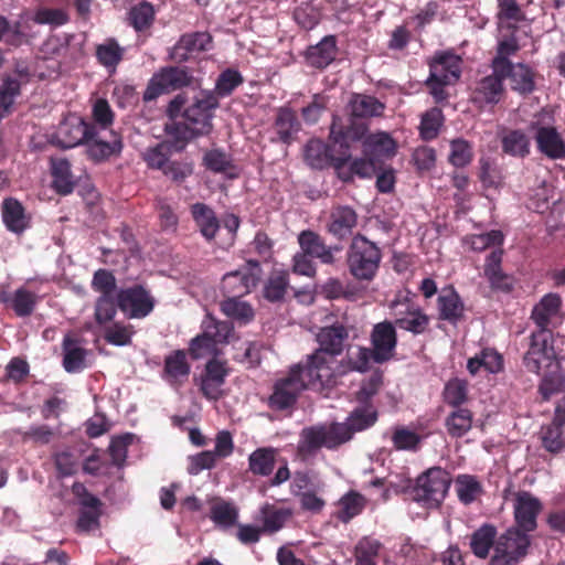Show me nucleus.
I'll return each instance as SVG.
<instances>
[{"instance_id":"49","label":"nucleus","mask_w":565,"mask_h":565,"mask_svg":"<svg viewBox=\"0 0 565 565\" xmlns=\"http://www.w3.org/2000/svg\"><path fill=\"white\" fill-rule=\"evenodd\" d=\"M305 159L315 169H322L332 160L327 145L318 139H312L306 145Z\"/></svg>"},{"instance_id":"50","label":"nucleus","mask_w":565,"mask_h":565,"mask_svg":"<svg viewBox=\"0 0 565 565\" xmlns=\"http://www.w3.org/2000/svg\"><path fill=\"white\" fill-rule=\"evenodd\" d=\"M352 114L355 117H373L382 115L384 104L367 95H356L351 102Z\"/></svg>"},{"instance_id":"10","label":"nucleus","mask_w":565,"mask_h":565,"mask_svg":"<svg viewBox=\"0 0 565 565\" xmlns=\"http://www.w3.org/2000/svg\"><path fill=\"white\" fill-rule=\"evenodd\" d=\"M218 100L212 92H201L194 97L193 103L185 108L184 119L193 127L194 134L206 135L212 128L213 110L217 107Z\"/></svg>"},{"instance_id":"22","label":"nucleus","mask_w":565,"mask_h":565,"mask_svg":"<svg viewBox=\"0 0 565 565\" xmlns=\"http://www.w3.org/2000/svg\"><path fill=\"white\" fill-rule=\"evenodd\" d=\"M430 79L452 84L460 75V58L449 52L438 53L430 62Z\"/></svg>"},{"instance_id":"39","label":"nucleus","mask_w":565,"mask_h":565,"mask_svg":"<svg viewBox=\"0 0 565 565\" xmlns=\"http://www.w3.org/2000/svg\"><path fill=\"white\" fill-rule=\"evenodd\" d=\"M366 503L365 498L355 491H350L344 494L338 502V518L342 522H349L354 516L359 515L364 509Z\"/></svg>"},{"instance_id":"64","label":"nucleus","mask_w":565,"mask_h":565,"mask_svg":"<svg viewBox=\"0 0 565 565\" xmlns=\"http://www.w3.org/2000/svg\"><path fill=\"white\" fill-rule=\"evenodd\" d=\"M243 77L235 70H226L222 72L216 81L215 90L220 96L230 95L241 83Z\"/></svg>"},{"instance_id":"26","label":"nucleus","mask_w":565,"mask_h":565,"mask_svg":"<svg viewBox=\"0 0 565 565\" xmlns=\"http://www.w3.org/2000/svg\"><path fill=\"white\" fill-rule=\"evenodd\" d=\"M212 38L205 32H195L183 35L174 45L172 55L178 60H188L196 53L211 49Z\"/></svg>"},{"instance_id":"14","label":"nucleus","mask_w":565,"mask_h":565,"mask_svg":"<svg viewBox=\"0 0 565 565\" xmlns=\"http://www.w3.org/2000/svg\"><path fill=\"white\" fill-rule=\"evenodd\" d=\"M395 324L415 334L424 332L428 318L422 310L408 300H395L391 303Z\"/></svg>"},{"instance_id":"6","label":"nucleus","mask_w":565,"mask_h":565,"mask_svg":"<svg viewBox=\"0 0 565 565\" xmlns=\"http://www.w3.org/2000/svg\"><path fill=\"white\" fill-rule=\"evenodd\" d=\"M451 478L441 468H431L419 476L413 490L414 500L427 508H437L445 499Z\"/></svg>"},{"instance_id":"62","label":"nucleus","mask_w":565,"mask_h":565,"mask_svg":"<svg viewBox=\"0 0 565 565\" xmlns=\"http://www.w3.org/2000/svg\"><path fill=\"white\" fill-rule=\"evenodd\" d=\"M153 7L147 2L134 7L129 12L130 22L137 31L149 28L153 21Z\"/></svg>"},{"instance_id":"2","label":"nucleus","mask_w":565,"mask_h":565,"mask_svg":"<svg viewBox=\"0 0 565 565\" xmlns=\"http://www.w3.org/2000/svg\"><path fill=\"white\" fill-rule=\"evenodd\" d=\"M348 332L343 326L323 328L317 335L319 348L307 358L306 364L316 372L315 379L332 383L340 372L337 356L341 354Z\"/></svg>"},{"instance_id":"28","label":"nucleus","mask_w":565,"mask_h":565,"mask_svg":"<svg viewBox=\"0 0 565 565\" xmlns=\"http://www.w3.org/2000/svg\"><path fill=\"white\" fill-rule=\"evenodd\" d=\"M2 218L6 227L15 234L24 232L30 225V216L15 199H6L2 203Z\"/></svg>"},{"instance_id":"7","label":"nucleus","mask_w":565,"mask_h":565,"mask_svg":"<svg viewBox=\"0 0 565 565\" xmlns=\"http://www.w3.org/2000/svg\"><path fill=\"white\" fill-rule=\"evenodd\" d=\"M553 341V334L548 330L532 333L529 350L524 355V364L530 372L541 374L558 364Z\"/></svg>"},{"instance_id":"17","label":"nucleus","mask_w":565,"mask_h":565,"mask_svg":"<svg viewBox=\"0 0 565 565\" xmlns=\"http://www.w3.org/2000/svg\"><path fill=\"white\" fill-rule=\"evenodd\" d=\"M118 306L129 318H145L153 307L154 300L142 287H132L118 295Z\"/></svg>"},{"instance_id":"3","label":"nucleus","mask_w":565,"mask_h":565,"mask_svg":"<svg viewBox=\"0 0 565 565\" xmlns=\"http://www.w3.org/2000/svg\"><path fill=\"white\" fill-rule=\"evenodd\" d=\"M316 372L306 363H299L290 367L286 377L278 380L274 386V392L269 397V405L274 409H286L292 406L305 388L324 387L329 384L315 379Z\"/></svg>"},{"instance_id":"18","label":"nucleus","mask_w":565,"mask_h":565,"mask_svg":"<svg viewBox=\"0 0 565 565\" xmlns=\"http://www.w3.org/2000/svg\"><path fill=\"white\" fill-rule=\"evenodd\" d=\"M73 492L78 497L82 510L77 521V527L82 532H92L99 527L100 501L86 492L81 483H74Z\"/></svg>"},{"instance_id":"53","label":"nucleus","mask_w":565,"mask_h":565,"mask_svg":"<svg viewBox=\"0 0 565 565\" xmlns=\"http://www.w3.org/2000/svg\"><path fill=\"white\" fill-rule=\"evenodd\" d=\"M237 516V509L231 502L216 501L211 508V519L221 527H230L234 525Z\"/></svg>"},{"instance_id":"58","label":"nucleus","mask_w":565,"mask_h":565,"mask_svg":"<svg viewBox=\"0 0 565 565\" xmlns=\"http://www.w3.org/2000/svg\"><path fill=\"white\" fill-rule=\"evenodd\" d=\"M21 83L14 75L0 77V104L12 110Z\"/></svg>"},{"instance_id":"47","label":"nucleus","mask_w":565,"mask_h":565,"mask_svg":"<svg viewBox=\"0 0 565 565\" xmlns=\"http://www.w3.org/2000/svg\"><path fill=\"white\" fill-rule=\"evenodd\" d=\"M502 242V233L495 230L483 234L467 235L462 238L463 246L473 252H482L486 248L499 246Z\"/></svg>"},{"instance_id":"59","label":"nucleus","mask_w":565,"mask_h":565,"mask_svg":"<svg viewBox=\"0 0 565 565\" xmlns=\"http://www.w3.org/2000/svg\"><path fill=\"white\" fill-rule=\"evenodd\" d=\"M443 124V114L439 108H431L425 113L420 121V136L425 140L434 139Z\"/></svg>"},{"instance_id":"45","label":"nucleus","mask_w":565,"mask_h":565,"mask_svg":"<svg viewBox=\"0 0 565 565\" xmlns=\"http://www.w3.org/2000/svg\"><path fill=\"white\" fill-rule=\"evenodd\" d=\"M382 544L376 539L363 537L355 546V565H376Z\"/></svg>"},{"instance_id":"42","label":"nucleus","mask_w":565,"mask_h":565,"mask_svg":"<svg viewBox=\"0 0 565 565\" xmlns=\"http://www.w3.org/2000/svg\"><path fill=\"white\" fill-rule=\"evenodd\" d=\"M275 130L279 140L285 143L290 142L292 136L299 130L295 113L288 108H280L275 120Z\"/></svg>"},{"instance_id":"43","label":"nucleus","mask_w":565,"mask_h":565,"mask_svg":"<svg viewBox=\"0 0 565 565\" xmlns=\"http://www.w3.org/2000/svg\"><path fill=\"white\" fill-rule=\"evenodd\" d=\"M502 250H493L484 264V275L494 288L508 289L510 287L508 278L501 270Z\"/></svg>"},{"instance_id":"52","label":"nucleus","mask_w":565,"mask_h":565,"mask_svg":"<svg viewBox=\"0 0 565 565\" xmlns=\"http://www.w3.org/2000/svg\"><path fill=\"white\" fill-rule=\"evenodd\" d=\"M238 297L232 296L224 300L221 305L222 311L227 317L246 323L253 319L254 311L246 301L238 299Z\"/></svg>"},{"instance_id":"40","label":"nucleus","mask_w":565,"mask_h":565,"mask_svg":"<svg viewBox=\"0 0 565 565\" xmlns=\"http://www.w3.org/2000/svg\"><path fill=\"white\" fill-rule=\"evenodd\" d=\"M164 373L171 383H178L188 377L190 366L183 351H175L166 358Z\"/></svg>"},{"instance_id":"25","label":"nucleus","mask_w":565,"mask_h":565,"mask_svg":"<svg viewBox=\"0 0 565 565\" xmlns=\"http://www.w3.org/2000/svg\"><path fill=\"white\" fill-rule=\"evenodd\" d=\"M356 223L358 215L351 206L338 205L334 206L330 213L328 231L334 237L342 239L352 234Z\"/></svg>"},{"instance_id":"11","label":"nucleus","mask_w":565,"mask_h":565,"mask_svg":"<svg viewBox=\"0 0 565 565\" xmlns=\"http://www.w3.org/2000/svg\"><path fill=\"white\" fill-rule=\"evenodd\" d=\"M191 76L182 67H167L154 74L145 92L143 98L152 100L163 93L179 89L190 84Z\"/></svg>"},{"instance_id":"46","label":"nucleus","mask_w":565,"mask_h":565,"mask_svg":"<svg viewBox=\"0 0 565 565\" xmlns=\"http://www.w3.org/2000/svg\"><path fill=\"white\" fill-rule=\"evenodd\" d=\"M275 450L273 448H258L249 455V470L255 475L268 476L274 469Z\"/></svg>"},{"instance_id":"13","label":"nucleus","mask_w":565,"mask_h":565,"mask_svg":"<svg viewBox=\"0 0 565 565\" xmlns=\"http://www.w3.org/2000/svg\"><path fill=\"white\" fill-rule=\"evenodd\" d=\"M372 359L376 363L391 360L397 344L395 327L390 321L376 323L371 333Z\"/></svg>"},{"instance_id":"4","label":"nucleus","mask_w":565,"mask_h":565,"mask_svg":"<svg viewBox=\"0 0 565 565\" xmlns=\"http://www.w3.org/2000/svg\"><path fill=\"white\" fill-rule=\"evenodd\" d=\"M203 332L192 339L190 354L193 359H205L220 353L218 344L227 343L234 337L233 326L227 321H216L207 316L202 322Z\"/></svg>"},{"instance_id":"16","label":"nucleus","mask_w":565,"mask_h":565,"mask_svg":"<svg viewBox=\"0 0 565 565\" xmlns=\"http://www.w3.org/2000/svg\"><path fill=\"white\" fill-rule=\"evenodd\" d=\"M542 510L541 501L527 491H519L513 499L515 522L523 532L536 529V518Z\"/></svg>"},{"instance_id":"38","label":"nucleus","mask_w":565,"mask_h":565,"mask_svg":"<svg viewBox=\"0 0 565 565\" xmlns=\"http://www.w3.org/2000/svg\"><path fill=\"white\" fill-rule=\"evenodd\" d=\"M502 149L513 157H525L530 152V139L521 130H508L501 137Z\"/></svg>"},{"instance_id":"19","label":"nucleus","mask_w":565,"mask_h":565,"mask_svg":"<svg viewBox=\"0 0 565 565\" xmlns=\"http://www.w3.org/2000/svg\"><path fill=\"white\" fill-rule=\"evenodd\" d=\"M493 68L497 73H502L503 78L508 76L511 87L520 93H530L533 90L534 81L532 71L524 64H511L508 58L495 57Z\"/></svg>"},{"instance_id":"61","label":"nucleus","mask_w":565,"mask_h":565,"mask_svg":"<svg viewBox=\"0 0 565 565\" xmlns=\"http://www.w3.org/2000/svg\"><path fill=\"white\" fill-rule=\"evenodd\" d=\"M166 132L174 141L178 149H182L190 139L200 136L199 134H194L193 127L186 121H170L166 125Z\"/></svg>"},{"instance_id":"51","label":"nucleus","mask_w":565,"mask_h":565,"mask_svg":"<svg viewBox=\"0 0 565 565\" xmlns=\"http://www.w3.org/2000/svg\"><path fill=\"white\" fill-rule=\"evenodd\" d=\"M472 426V415L466 408H458L450 413L446 419V427L452 437H461L470 430Z\"/></svg>"},{"instance_id":"9","label":"nucleus","mask_w":565,"mask_h":565,"mask_svg":"<svg viewBox=\"0 0 565 565\" xmlns=\"http://www.w3.org/2000/svg\"><path fill=\"white\" fill-rule=\"evenodd\" d=\"M552 116L543 111L531 122V130L541 152L553 159L565 156V145L557 130L552 126Z\"/></svg>"},{"instance_id":"23","label":"nucleus","mask_w":565,"mask_h":565,"mask_svg":"<svg viewBox=\"0 0 565 565\" xmlns=\"http://www.w3.org/2000/svg\"><path fill=\"white\" fill-rule=\"evenodd\" d=\"M565 424V397L558 403L555 409L553 422L543 427L541 439L544 448L550 452H559L565 448L562 426Z\"/></svg>"},{"instance_id":"56","label":"nucleus","mask_w":565,"mask_h":565,"mask_svg":"<svg viewBox=\"0 0 565 565\" xmlns=\"http://www.w3.org/2000/svg\"><path fill=\"white\" fill-rule=\"evenodd\" d=\"M96 55L100 64L107 68H115L122 57V49L116 41L107 40L97 46Z\"/></svg>"},{"instance_id":"37","label":"nucleus","mask_w":565,"mask_h":565,"mask_svg":"<svg viewBox=\"0 0 565 565\" xmlns=\"http://www.w3.org/2000/svg\"><path fill=\"white\" fill-rule=\"evenodd\" d=\"M51 171L53 185L61 194H68L73 191L74 181L71 173L70 163L65 159H52Z\"/></svg>"},{"instance_id":"44","label":"nucleus","mask_w":565,"mask_h":565,"mask_svg":"<svg viewBox=\"0 0 565 565\" xmlns=\"http://www.w3.org/2000/svg\"><path fill=\"white\" fill-rule=\"evenodd\" d=\"M542 381L540 384V393L544 399H548L552 395L561 392L565 387V375L559 364L542 372Z\"/></svg>"},{"instance_id":"27","label":"nucleus","mask_w":565,"mask_h":565,"mask_svg":"<svg viewBox=\"0 0 565 565\" xmlns=\"http://www.w3.org/2000/svg\"><path fill=\"white\" fill-rule=\"evenodd\" d=\"M562 299L557 294L545 295L532 310V319L540 330H547V327L558 317Z\"/></svg>"},{"instance_id":"31","label":"nucleus","mask_w":565,"mask_h":565,"mask_svg":"<svg viewBox=\"0 0 565 565\" xmlns=\"http://www.w3.org/2000/svg\"><path fill=\"white\" fill-rule=\"evenodd\" d=\"M349 158H338L334 160V167L338 171V174L343 180H350L354 174L361 178H370L376 170L377 162L367 159H355L350 162L349 169L347 170V163Z\"/></svg>"},{"instance_id":"1","label":"nucleus","mask_w":565,"mask_h":565,"mask_svg":"<svg viewBox=\"0 0 565 565\" xmlns=\"http://www.w3.org/2000/svg\"><path fill=\"white\" fill-rule=\"evenodd\" d=\"M377 419V413L372 407L354 409L347 423H335L326 426L305 428L300 436L299 449L311 454L321 447L334 448L352 438L354 431L372 426Z\"/></svg>"},{"instance_id":"41","label":"nucleus","mask_w":565,"mask_h":565,"mask_svg":"<svg viewBox=\"0 0 565 565\" xmlns=\"http://www.w3.org/2000/svg\"><path fill=\"white\" fill-rule=\"evenodd\" d=\"M495 529L492 525L484 524L473 532L470 540V547L477 557L486 558L490 547L494 543Z\"/></svg>"},{"instance_id":"12","label":"nucleus","mask_w":565,"mask_h":565,"mask_svg":"<svg viewBox=\"0 0 565 565\" xmlns=\"http://www.w3.org/2000/svg\"><path fill=\"white\" fill-rule=\"evenodd\" d=\"M260 267L257 262H247L234 271L224 275L223 290L232 296L248 294L260 279Z\"/></svg>"},{"instance_id":"57","label":"nucleus","mask_w":565,"mask_h":565,"mask_svg":"<svg viewBox=\"0 0 565 565\" xmlns=\"http://www.w3.org/2000/svg\"><path fill=\"white\" fill-rule=\"evenodd\" d=\"M288 287V274L286 271H275L269 277L264 288V296L270 301L282 299Z\"/></svg>"},{"instance_id":"8","label":"nucleus","mask_w":565,"mask_h":565,"mask_svg":"<svg viewBox=\"0 0 565 565\" xmlns=\"http://www.w3.org/2000/svg\"><path fill=\"white\" fill-rule=\"evenodd\" d=\"M530 539L520 529H509L494 543L491 565H516L526 554Z\"/></svg>"},{"instance_id":"55","label":"nucleus","mask_w":565,"mask_h":565,"mask_svg":"<svg viewBox=\"0 0 565 565\" xmlns=\"http://www.w3.org/2000/svg\"><path fill=\"white\" fill-rule=\"evenodd\" d=\"M262 515L264 529L268 532H276L284 526L291 513L288 509L266 505L262 509Z\"/></svg>"},{"instance_id":"5","label":"nucleus","mask_w":565,"mask_h":565,"mask_svg":"<svg viewBox=\"0 0 565 565\" xmlns=\"http://www.w3.org/2000/svg\"><path fill=\"white\" fill-rule=\"evenodd\" d=\"M381 252L379 247L363 236L353 238L348 250V267L359 280H372L379 269Z\"/></svg>"},{"instance_id":"24","label":"nucleus","mask_w":565,"mask_h":565,"mask_svg":"<svg viewBox=\"0 0 565 565\" xmlns=\"http://www.w3.org/2000/svg\"><path fill=\"white\" fill-rule=\"evenodd\" d=\"M364 154L377 163L392 158L396 152V142L384 131L367 136L363 142Z\"/></svg>"},{"instance_id":"34","label":"nucleus","mask_w":565,"mask_h":565,"mask_svg":"<svg viewBox=\"0 0 565 565\" xmlns=\"http://www.w3.org/2000/svg\"><path fill=\"white\" fill-rule=\"evenodd\" d=\"M64 369L70 373H76L86 367V351L70 335L63 341Z\"/></svg>"},{"instance_id":"63","label":"nucleus","mask_w":565,"mask_h":565,"mask_svg":"<svg viewBox=\"0 0 565 565\" xmlns=\"http://www.w3.org/2000/svg\"><path fill=\"white\" fill-rule=\"evenodd\" d=\"M472 159V148L463 139H455L450 142L449 161L455 167H465Z\"/></svg>"},{"instance_id":"32","label":"nucleus","mask_w":565,"mask_h":565,"mask_svg":"<svg viewBox=\"0 0 565 565\" xmlns=\"http://www.w3.org/2000/svg\"><path fill=\"white\" fill-rule=\"evenodd\" d=\"M337 53L335 38L332 35L323 38L317 45L311 46L307 52V60L310 65L323 68L334 58Z\"/></svg>"},{"instance_id":"15","label":"nucleus","mask_w":565,"mask_h":565,"mask_svg":"<svg viewBox=\"0 0 565 565\" xmlns=\"http://www.w3.org/2000/svg\"><path fill=\"white\" fill-rule=\"evenodd\" d=\"M92 134V128L78 116H67L57 127L52 143L61 148H73L82 143Z\"/></svg>"},{"instance_id":"54","label":"nucleus","mask_w":565,"mask_h":565,"mask_svg":"<svg viewBox=\"0 0 565 565\" xmlns=\"http://www.w3.org/2000/svg\"><path fill=\"white\" fill-rule=\"evenodd\" d=\"M94 125L89 128H95V131L108 134L113 130L110 127L114 121V113L105 99H97L93 105Z\"/></svg>"},{"instance_id":"60","label":"nucleus","mask_w":565,"mask_h":565,"mask_svg":"<svg viewBox=\"0 0 565 565\" xmlns=\"http://www.w3.org/2000/svg\"><path fill=\"white\" fill-rule=\"evenodd\" d=\"M74 36L60 38L51 36L41 46V53L44 58H54L66 56L71 50V41Z\"/></svg>"},{"instance_id":"36","label":"nucleus","mask_w":565,"mask_h":565,"mask_svg":"<svg viewBox=\"0 0 565 565\" xmlns=\"http://www.w3.org/2000/svg\"><path fill=\"white\" fill-rule=\"evenodd\" d=\"M467 367L472 375L481 369L489 373H497L502 369V358L494 350L486 349L469 359Z\"/></svg>"},{"instance_id":"20","label":"nucleus","mask_w":565,"mask_h":565,"mask_svg":"<svg viewBox=\"0 0 565 565\" xmlns=\"http://www.w3.org/2000/svg\"><path fill=\"white\" fill-rule=\"evenodd\" d=\"M86 141L88 156L95 161L108 159L121 150L120 138L114 130L104 134L92 128V134L88 135Z\"/></svg>"},{"instance_id":"29","label":"nucleus","mask_w":565,"mask_h":565,"mask_svg":"<svg viewBox=\"0 0 565 565\" xmlns=\"http://www.w3.org/2000/svg\"><path fill=\"white\" fill-rule=\"evenodd\" d=\"M502 79V73L494 71L492 75L482 78L473 92V100L480 105L497 104L503 92Z\"/></svg>"},{"instance_id":"35","label":"nucleus","mask_w":565,"mask_h":565,"mask_svg":"<svg viewBox=\"0 0 565 565\" xmlns=\"http://www.w3.org/2000/svg\"><path fill=\"white\" fill-rule=\"evenodd\" d=\"M192 215L202 235L206 239L214 238L220 225L213 210L203 203H195L192 205Z\"/></svg>"},{"instance_id":"33","label":"nucleus","mask_w":565,"mask_h":565,"mask_svg":"<svg viewBox=\"0 0 565 565\" xmlns=\"http://www.w3.org/2000/svg\"><path fill=\"white\" fill-rule=\"evenodd\" d=\"M438 312L439 318L456 322L463 312V305L458 294L449 288L444 289L438 297Z\"/></svg>"},{"instance_id":"48","label":"nucleus","mask_w":565,"mask_h":565,"mask_svg":"<svg viewBox=\"0 0 565 565\" xmlns=\"http://www.w3.org/2000/svg\"><path fill=\"white\" fill-rule=\"evenodd\" d=\"M455 486L459 500L465 504L477 500L482 491L480 482L476 477L470 475H459L455 481Z\"/></svg>"},{"instance_id":"30","label":"nucleus","mask_w":565,"mask_h":565,"mask_svg":"<svg viewBox=\"0 0 565 565\" xmlns=\"http://www.w3.org/2000/svg\"><path fill=\"white\" fill-rule=\"evenodd\" d=\"M36 25H39V23L35 20V12L26 11L22 13L19 20L12 25V31L9 33V44L18 46L29 43L39 33Z\"/></svg>"},{"instance_id":"21","label":"nucleus","mask_w":565,"mask_h":565,"mask_svg":"<svg viewBox=\"0 0 565 565\" xmlns=\"http://www.w3.org/2000/svg\"><path fill=\"white\" fill-rule=\"evenodd\" d=\"M300 252L319 259L322 264L331 265L334 263V254L340 250L337 246H328L317 233L312 231H302L298 235Z\"/></svg>"}]
</instances>
